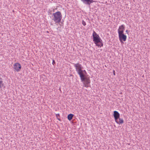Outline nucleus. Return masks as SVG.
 Segmentation results:
<instances>
[{
    "instance_id": "f257e3e1",
    "label": "nucleus",
    "mask_w": 150,
    "mask_h": 150,
    "mask_svg": "<svg viewBox=\"0 0 150 150\" xmlns=\"http://www.w3.org/2000/svg\"><path fill=\"white\" fill-rule=\"evenodd\" d=\"M52 16L53 17L52 19L56 23H59L61 21L62 16L60 12L58 11L53 13Z\"/></svg>"
},
{
    "instance_id": "f03ea898",
    "label": "nucleus",
    "mask_w": 150,
    "mask_h": 150,
    "mask_svg": "<svg viewBox=\"0 0 150 150\" xmlns=\"http://www.w3.org/2000/svg\"><path fill=\"white\" fill-rule=\"evenodd\" d=\"M74 66L75 68L76 71L79 75L80 74L81 76H82V74L81 73V71L83 68V67L81 64H79L78 63L76 64L73 63Z\"/></svg>"
},
{
    "instance_id": "7ed1b4c3",
    "label": "nucleus",
    "mask_w": 150,
    "mask_h": 150,
    "mask_svg": "<svg viewBox=\"0 0 150 150\" xmlns=\"http://www.w3.org/2000/svg\"><path fill=\"white\" fill-rule=\"evenodd\" d=\"M119 40L121 43H123V41H125L127 40V36L124 34V33L118 34Z\"/></svg>"
},
{
    "instance_id": "20e7f679",
    "label": "nucleus",
    "mask_w": 150,
    "mask_h": 150,
    "mask_svg": "<svg viewBox=\"0 0 150 150\" xmlns=\"http://www.w3.org/2000/svg\"><path fill=\"white\" fill-rule=\"evenodd\" d=\"M84 80L81 81L82 82H83L84 86L86 88L88 87L89 86L90 83L91 82V81L89 78L84 77Z\"/></svg>"
},
{
    "instance_id": "39448f33",
    "label": "nucleus",
    "mask_w": 150,
    "mask_h": 150,
    "mask_svg": "<svg viewBox=\"0 0 150 150\" xmlns=\"http://www.w3.org/2000/svg\"><path fill=\"white\" fill-rule=\"evenodd\" d=\"M21 68V66L20 64L15 63L13 65V69L15 71L18 72L20 71Z\"/></svg>"
},
{
    "instance_id": "423d86ee",
    "label": "nucleus",
    "mask_w": 150,
    "mask_h": 150,
    "mask_svg": "<svg viewBox=\"0 0 150 150\" xmlns=\"http://www.w3.org/2000/svg\"><path fill=\"white\" fill-rule=\"evenodd\" d=\"M93 41L95 44H97V43H98L99 42H100L102 40L99 35L93 37Z\"/></svg>"
},
{
    "instance_id": "0eeeda50",
    "label": "nucleus",
    "mask_w": 150,
    "mask_h": 150,
    "mask_svg": "<svg viewBox=\"0 0 150 150\" xmlns=\"http://www.w3.org/2000/svg\"><path fill=\"white\" fill-rule=\"evenodd\" d=\"M125 29V26L124 24L120 26L119 28L118 29L117 31L118 34H120L124 33V31Z\"/></svg>"
},
{
    "instance_id": "6e6552de",
    "label": "nucleus",
    "mask_w": 150,
    "mask_h": 150,
    "mask_svg": "<svg viewBox=\"0 0 150 150\" xmlns=\"http://www.w3.org/2000/svg\"><path fill=\"white\" fill-rule=\"evenodd\" d=\"M81 1L84 4L90 5L91 3L94 2L93 0H81Z\"/></svg>"
},
{
    "instance_id": "1a4fd4ad",
    "label": "nucleus",
    "mask_w": 150,
    "mask_h": 150,
    "mask_svg": "<svg viewBox=\"0 0 150 150\" xmlns=\"http://www.w3.org/2000/svg\"><path fill=\"white\" fill-rule=\"evenodd\" d=\"M113 116L115 121L117 120L120 117V114L119 113L116 111H115L113 112Z\"/></svg>"
},
{
    "instance_id": "9d476101",
    "label": "nucleus",
    "mask_w": 150,
    "mask_h": 150,
    "mask_svg": "<svg viewBox=\"0 0 150 150\" xmlns=\"http://www.w3.org/2000/svg\"><path fill=\"white\" fill-rule=\"evenodd\" d=\"M81 74H82V76H81V75L80 74L79 76L81 78V81H83L84 80V77H85V74H86V72L85 70H82L81 71Z\"/></svg>"
},
{
    "instance_id": "9b49d317",
    "label": "nucleus",
    "mask_w": 150,
    "mask_h": 150,
    "mask_svg": "<svg viewBox=\"0 0 150 150\" xmlns=\"http://www.w3.org/2000/svg\"><path fill=\"white\" fill-rule=\"evenodd\" d=\"M119 119V121H118L117 120H116V121H115V122L118 124H122L123 123L124 121L123 120V119L122 118H118Z\"/></svg>"
},
{
    "instance_id": "f8f14e48",
    "label": "nucleus",
    "mask_w": 150,
    "mask_h": 150,
    "mask_svg": "<svg viewBox=\"0 0 150 150\" xmlns=\"http://www.w3.org/2000/svg\"><path fill=\"white\" fill-rule=\"evenodd\" d=\"M74 116L73 114H69L67 116V118L69 120H71L72 119V117Z\"/></svg>"
},
{
    "instance_id": "ddd939ff",
    "label": "nucleus",
    "mask_w": 150,
    "mask_h": 150,
    "mask_svg": "<svg viewBox=\"0 0 150 150\" xmlns=\"http://www.w3.org/2000/svg\"><path fill=\"white\" fill-rule=\"evenodd\" d=\"M96 46H98V47H103V44L102 42V41H100V42H99L98 43H97V44H96Z\"/></svg>"
},
{
    "instance_id": "4468645a",
    "label": "nucleus",
    "mask_w": 150,
    "mask_h": 150,
    "mask_svg": "<svg viewBox=\"0 0 150 150\" xmlns=\"http://www.w3.org/2000/svg\"><path fill=\"white\" fill-rule=\"evenodd\" d=\"M99 36V35H98L95 31H93V37H94L96 36Z\"/></svg>"
},
{
    "instance_id": "2eb2a0df",
    "label": "nucleus",
    "mask_w": 150,
    "mask_h": 150,
    "mask_svg": "<svg viewBox=\"0 0 150 150\" xmlns=\"http://www.w3.org/2000/svg\"><path fill=\"white\" fill-rule=\"evenodd\" d=\"M2 78L0 77V88H1V84L3 83V81H2Z\"/></svg>"
},
{
    "instance_id": "dca6fc26",
    "label": "nucleus",
    "mask_w": 150,
    "mask_h": 150,
    "mask_svg": "<svg viewBox=\"0 0 150 150\" xmlns=\"http://www.w3.org/2000/svg\"><path fill=\"white\" fill-rule=\"evenodd\" d=\"M82 24L84 26H85L86 25V22L84 21L83 20L82 21Z\"/></svg>"
},
{
    "instance_id": "f3484780",
    "label": "nucleus",
    "mask_w": 150,
    "mask_h": 150,
    "mask_svg": "<svg viewBox=\"0 0 150 150\" xmlns=\"http://www.w3.org/2000/svg\"><path fill=\"white\" fill-rule=\"evenodd\" d=\"M52 64L53 65L55 64V62L54 60L52 61Z\"/></svg>"
},
{
    "instance_id": "a211bd4d",
    "label": "nucleus",
    "mask_w": 150,
    "mask_h": 150,
    "mask_svg": "<svg viewBox=\"0 0 150 150\" xmlns=\"http://www.w3.org/2000/svg\"><path fill=\"white\" fill-rule=\"evenodd\" d=\"M56 117H59V114H56Z\"/></svg>"
},
{
    "instance_id": "6ab92c4d",
    "label": "nucleus",
    "mask_w": 150,
    "mask_h": 150,
    "mask_svg": "<svg viewBox=\"0 0 150 150\" xmlns=\"http://www.w3.org/2000/svg\"><path fill=\"white\" fill-rule=\"evenodd\" d=\"M113 74L115 75V70H113Z\"/></svg>"
},
{
    "instance_id": "aec40b11",
    "label": "nucleus",
    "mask_w": 150,
    "mask_h": 150,
    "mask_svg": "<svg viewBox=\"0 0 150 150\" xmlns=\"http://www.w3.org/2000/svg\"><path fill=\"white\" fill-rule=\"evenodd\" d=\"M125 32H126V33H129L128 30H126V31H125Z\"/></svg>"
},
{
    "instance_id": "412c9836",
    "label": "nucleus",
    "mask_w": 150,
    "mask_h": 150,
    "mask_svg": "<svg viewBox=\"0 0 150 150\" xmlns=\"http://www.w3.org/2000/svg\"><path fill=\"white\" fill-rule=\"evenodd\" d=\"M57 119H58L59 120H60V119H59V118H57Z\"/></svg>"
}]
</instances>
